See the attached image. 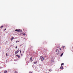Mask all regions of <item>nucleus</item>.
<instances>
[{
  "mask_svg": "<svg viewBox=\"0 0 73 73\" xmlns=\"http://www.w3.org/2000/svg\"><path fill=\"white\" fill-rule=\"evenodd\" d=\"M61 50V48H60L59 47H58L56 49V52H57V50H58V52H60V50Z\"/></svg>",
  "mask_w": 73,
  "mask_h": 73,
  "instance_id": "obj_1",
  "label": "nucleus"
},
{
  "mask_svg": "<svg viewBox=\"0 0 73 73\" xmlns=\"http://www.w3.org/2000/svg\"><path fill=\"white\" fill-rule=\"evenodd\" d=\"M44 57H42V56H40V60L42 61H43L44 60Z\"/></svg>",
  "mask_w": 73,
  "mask_h": 73,
  "instance_id": "obj_2",
  "label": "nucleus"
},
{
  "mask_svg": "<svg viewBox=\"0 0 73 73\" xmlns=\"http://www.w3.org/2000/svg\"><path fill=\"white\" fill-rule=\"evenodd\" d=\"M19 49H18L15 52V54H17L18 53H19Z\"/></svg>",
  "mask_w": 73,
  "mask_h": 73,
  "instance_id": "obj_3",
  "label": "nucleus"
},
{
  "mask_svg": "<svg viewBox=\"0 0 73 73\" xmlns=\"http://www.w3.org/2000/svg\"><path fill=\"white\" fill-rule=\"evenodd\" d=\"M18 32H22V30L20 29H19Z\"/></svg>",
  "mask_w": 73,
  "mask_h": 73,
  "instance_id": "obj_4",
  "label": "nucleus"
},
{
  "mask_svg": "<svg viewBox=\"0 0 73 73\" xmlns=\"http://www.w3.org/2000/svg\"><path fill=\"white\" fill-rule=\"evenodd\" d=\"M30 61H31V62H32L33 61V60H32V57H31L30 58Z\"/></svg>",
  "mask_w": 73,
  "mask_h": 73,
  "instance_id": "obj_5",
  "label": "nucleus"
},
{
  "mask_svg": "<svg viewBox=\"0 0 73 73\" xmlns=\"http://www.w3.org/2000/svg\"><path fill=\"white\" fill-rule=\"evenodd\" d=\"M16 56L17 57H18V58H20V56L19 55H18V54H17L16 55Z\"/></svg>",
  "mask_w": 73,
  "mask_h": 73,
  "instance_id": "obj_6",
  "label": "nucleus"
},
{
  "mask_svg": "<svg viewBox=\"0 0 73 73\" xmlns=\"http://www.w3.org/2000/svg\"><path fill=\"white\" fill-rule=\"evenodd\" d=\"M33 63L34 64H37V61H34Z\"/></svg>",
  "mask_w": 73,
  "mask_h": 73,
  "instance_id": "obj_7",
  "label": "nucleus"
},
{
  "mask_svg": "<svg viewBox=\"0 0 73 73\" xmlns=\"http://www.w3.org/2000/svg\"><path fill=\"white\" fill-rule=\"evenodd\" d=\"M48 70L49 72H52V69H49Z\"/></svg>",
  "mask_w": 73,
  "mask_h": 73,
  "instance_id": "obj_8",
  "label": "nucleus"
},
{
  "mask_svg": "<svg viewBox=\"0 0 73 73\" xmlns=\"http://www.w3.org/2000/svg\"><path fill=\"white\" fill-rule=\"evenodd\" d=\"M13 39H14V37H12L11 38V41H12V40H13Z\"/></svg>",
  "mask_w": 73,
  "mask_h": 73,
  "instance_id": "obj_9",
  "label": "nucleus"
},
{
  "mask_svg": "<svg viewBox=\"0 0 73 73\" xmlns=\"http://www.w3.org/2000/svg\"><path fill=\"white\" fill-rule=\"evenodd\" d=\"M63 66H61L60 67V69H63Z\"/></svg>",
  "mask_w": 73,
  "mask_h": 73,
  "instance_id": "obj_10",
  "label": "nucleus"
},
{
  "mask_svg": "<svg viewBox=\"0 0 73 73\" xmlns=\"http://www.w3.org/2000/svg\"><path fill=\"white\" fill-rule=\"evenodd\" d=\"M63 53H62L60 55V57H62V55H63Z\"/></svg>",
  "mask_w": 73,
  "mask_h": 73,
  "instance_id": "obj_11",
  "label": "nucleus"
},
{
  "mask_svg": "<svg viewBox=\"0 0 73 73\" xmlns=\"http://www.w3.org/2000/svg\"><path fill=\"white\" fill-rule=\"evenodd\" d=\"M7 71L6 70H5V72H4V73H7Z\"/></svg>",
  "mask_w": 73,
  "mask_h": 73,
  "instance_id": "obj_12",
  "label": "nucleus"
},
{
  "mask_svg": "<svg viewBox=\"0 0 73 73\" xmlns=\"http://www.w3.org/2000/svg\"><path fill=\"white\" fill-rule=\"evenodd\" d=\"M64 63H62L61 64V66H62V65H64Z\"/></svg>",
  "mask_w": 73,
  "mask_h": 73,
  "instance_id": "obj_13",
  "label": "nucleus"
},
{
  "mask_svg": "<svg viewBox=\"0 0 73 73\" xmlns=\"http://www.w3.org/2000/svg\"><path fill=\"white\" fill-rule=\"evenodd\" d=\"M18 29H17L16 30H15V31H16H16H17V32H18Z\"/></svg>",
  "mask_w": 73,
  "mask_h": 73,
  "instance_id": "obj_14",
  "label": "nucleus"
},
{
  "mask_svg": "<svg viewBox=\"0 0 73 73\" xmlns=\"http://www.w3.org/2000/svg\"><path fill=\"white\" fill-rule=\"evenodd\" d=\"M62 47L63 48V49H64V48H65V46H62Z\"/></svg>",
  "mask_w": 73,
  "mask_h": 73,
  "instance_id": "obj_15",
  "label": "nucleus"
},
{
  "mask_svg": "<svg viewBox=\"0 0 73 73\" xmlns=\"http://www.w3.org/2000/svg\"><path fill=\"white\" fill-rule=\"evenodd\" d=\"M3 26H1V27H0L1 28H3Z\"/></svg>",
  "mask_w": 73,
  "mask_h": 73,
  "instance_id": "obj_16",
  "label": "nucleus"
},
{
  "mask_svg": "<svg viewBox=\"0 0 73 73\" xmlns=\"http://www.w3.org/2000/svg\"><path fill=\"white\" fill-rule=\"evenodd\" d=\"M19 42V41H16V42Z\"/></svg>",
  "mask_w": 73,
  "mask_h": 73,
  "instance_id": "obj_17",
  "label": "nucleus"
},
{
  "mask_svg": "<svg viewBox=\"0 0 73 73\" xmlns=\"http://www.w3.org/2000/svg\"><path fill=\"white\" fill-rule=\"evenodd\" d=\"M20 53H21V50H20Z\"/></svg>",
  "mask_w": 73,
  "mask_h": 73,
  "instance_id": "obj_18",
  "label": "nucleus"
},
{
  "mask_svg": "<svg viewBox=\"0 0 73 73\" xmlns=\"http://www.w3.org/2000/svg\"><path fill=\"white\" fill-rule=\"evenodd\" d=\"M14 73H17V72L16 71H15Z\"/></svg>",
  "mask_w": 73,
  "mask_h": 73,
  "instance_id": "obj_19",
  "label": "nucleus"
},
{
  "mask_svg": "<svg viewBox=\"0 0 73 73\" xmlns=\"http://www.w3.org/2000/svg\"><path fill=\"white\" fill-rule=\"evenodd\" d=\"M23 35H24V36H25V34L24 33V34H23Z\"/></svg>",
  "mask_w": 73,
  "mask_h": 73,
  "instance_id": "obj_20",
  "label": "nucleus"
},
{
  "mask_svg": "<svg viewBox=\"0 0 73 73\" xmlns=\"http://www.w3.org/2000/svg\"><path fill=\"white\" fill-rule=\"evenodd\" d=\"M17 46L16 47H15L16 49H17Z\"/></svg>",
  "mask_w": 73,
  "mask_h": 73,
  "instance_id": "obj_21",
  "label": "nucleus"
},
{
  "mask_svg": "<svg viewBox=\"0 0 73 73\" xmlns=\"http://www.w3.org/2000/svg\"><path fill=\"white\" fill-rule=\"evenodd\" d=\"M6 54L7 56H8V54H7V53H6Z\"/></svg>",
  "mask_w": 73,
  "mask_h": 73,
  "instance_id": "obj_22",
  "label": "nucleus"
},
{
  "mask_svg": "<svg viewBox=\"0 0 73 73\" xmlns=\"http://www.w3.org/2000/svg\"><path fill=\"white\" fill-rule=\"evenodd\" d=\"M57 55H58V53H56Z\"/></svg>",
  "mask_w": 73,
  "mask_h": 73,
  "instance_id": "obj_23",
  "label": "nucleus"
},
{
  "mask_svg": "<svg viewBox=\"0 0 73 73\" xmlns=\"http://www.w3.org/2000/svg\"><path fill=\"white\" fill-rule=\"evenodd\" d=\"M21 56H23V54H21Z\"/></svg>",
  "mask_w": 73,
  "mask_h": 73,
  "instance_id": "obj_24",
  "label": "nucleus"
},
{
  "mask_svg": "<svg viewBox=\"0 0 73 73\" xmlns=\"http://www.w3.org/2000/svg\"><path fill=\"white\" fill-rule=\"evenodd\" d=\"M23 53H24V51H23Z\"/></svg>",
  "mask_w": 73,
  "mask_h": 73,
  "instance_id": "obj_25",
  "label": "nucleus"
},
{
  "mask_svg": "<svg viewBox=\"0 0 73 73\" xmlns=\"http://www.w3.org/2000/svg\"><path fill=\"white\" fill-rule=\"evenodd\" d=\"M29 73H32V72H30Z\"/></svg>",
  "mask_w": 73,
  "mask_h": 73,
  "instance_id": "obj_26",
  "label": "nucleus"
},
{
  "mask_svg": "<svg viewBox=\"0 0 73 73\" xmlns=\"http://www.w3.org/2000/svg\"><path fill=\"white\" fill-rule=\"evenodd\" d=\"M5 30H6V29H5Z\"/></svg>",
  "mask_w": 73,
  "mask_h": 73,
  "instance_id": "obj_27",
  "label": "nucleus"
},
{
  "mask_svg": "<svg viewBox=\"0 0 73 73\" xmlns=\"http://www.w3.org/2000/svg\"><path fill=\"white\" fill-rule=\"evenodd\" d=\"M44 57V58H45V57H46V56H45Z\"/></svg>",
  "mask_w": 73,
  "mask_h": 73,
  "instance_id": "obj_28",
  "label": "nucleus"
}]
</instances>
